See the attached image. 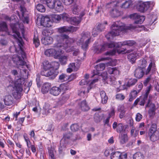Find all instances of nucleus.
<instances>
[{"label": "nucleus", "mask_w": 159, "mask_h": 159, "mask_svg": "<svg viewBox=\"0 0 159 159\" xmlns=\"http://www.w3.org/2000/svg\"><path fill=\"white\" fill-rule=\"evenodd\" d=\"M56 39L57 43L55 44L54 48L47 49L45 52V54L48 56H53L55 58L59 57L60 50L64 49L67 52H70L74 50V48L71 45L75 41H76L78 45H81L82 49L85 50L88 48L89 44L91 41L92 38L90 36V33L87 32L82 33L80 37L76 39L70 38L64 34L57 35Z\"/></svg>", "instance_id": "nucleus-1"}, {"label": "nucleus", "mask_w": 159, "mask_h": 159, "mask_svg": "<svg viewBox=\"0 0 159 159\" xmlns=\"http://www.w3.org/2000/svg\"><path fill=\"white\" fill-rule=\"evenodd\" d=\"M11 27L13 33L12 36L16 39V42L14 44L15 51L16 52H20L21 53L23 59L25 57V54L23 51V49L24 43L18 31L19 28L22 31V34H23V25L21 23L20 24L18 23H11Z\"/></svg>", "instance_id": "nucleus-2"}, {"label": "nucleus", "mask_w": 159, "mask_h": 159, "mask_svg": "<svg viewBox=\"0 0 159 159\" xmlns=\"http://www.w3.org/2000/svg\"><path fill=\"white\" fill-rule=\"evenodd\" d=\"M138 26L141 29L140 30H143L146 31H148V29L143 25L140 26L130 25L126 27L125 24L121 22L116 21L113 23L111 27V31L106 35V37L108 40L111 37L119 35L121 32L125 29L131 30L137 28Z\"/></svg>", "instance_id": "nucleus-3"}, {"label": "nucleus", "mask_w": 159, "mask_h": 159, "mask_svg": "<svg viewBox=\"0 0 159 159\" xmlns=\"http://www.w3.org/2000/svg\"><path fill=\"white\" fill-rule=\"evenodd\" d=\"M136 44V43L134 41L131 40L125 41L122 43L119 42L116 43L113 42L110 43H105L102 45H99L97 47L95 46V44H94L93 45V49L95 52L98 53L105 51L108 48H111L114 47L117 48L124 45L132 46Z\"/></svg>", "instance_id": "nucleus-4"}, {"label": "nucleus", "mask_w": 159, "mask_h": 159, "mask_svg": "<svg viewBox=\"0 0 159 159\" xmlns=\"http://www.w3.org/2000/svg\"><path fill=\"white\" fill-rule=\"evenodd\" d=\"M23 78L16 79L15 81L12 80L10 81L9 87L12 88V94L16 99H19L20 97V93L23 90L22 85L25 82Z\"/></svg>", "instance_id": "nucleus-5"}, {"label": "nucleus", "mask_w": 159, "mask_h": 159, "mask_svg": "<svg viewBox=\"0 0 159 159\" xmlns=\"http://www.w3.org/2000/svg\"><path fill=\"white\" fill-rule=\"evenodd\" d=\"M126 52L127 53H129L128 55V58L132 63H134L136 59L139 57L141 56L143 54L139 53L137 49L127 50Z\"/></svg>", "instance_id": "nucleus-6"}, {"label": "nucleus", "mask_w": 159, "mask_h": 159, "mask_svg": "<svg viewBox=\"0 0 159 159\" xmlns=\"http://www.w3.org/2000/svg\"><path fill=\"white\" fill-rule=\"evenodd\" d=\"M155 3L151 1L140 2L138 4L137 8L139 11L143 12L149 8L152 9Z\"/></svg>", "instance_id": "nucleus-7"}, {"label": "nucleus", "mask_w": 159, "mask_h": 159, "mask_svg": "<svg viewBox=\"0 0 159 159\" xmlns=\"http://www.w3.org/2000/svg\"><path fill=\"white\" fill-rule=\"evenodd\" d=\"M130 17L131 19L134 20V23L136 24H141L145 19L144 16H140L137 13L131 14Z\"/></svg>", "instance_id": "nucleus-8"}, {"label": "nucleus", "mask_w": 159, "mask_h": 159, "mask_svg": "<svg viewBox=\"0 0 159 159\" xmlns=\"http://www.w3.org/2000/svg\"><path fill=\"white\" fill-rule=\"evenodd\" d=\"M66 21L72 25H77L80 23L81 19L80 17H69V15L67 14V17Z\"/></svg>", "instance_id": "nucleus-9"}, {"label": "nucleus", "mask_w": 159, "mask_h": 159, "mask_svg": "<svg viewBox=\"0 0 159 159\" xmlns=\"http://www.w3.org/2000/svg\"><path fill=\"white\" fill-rule=\"evenodd\" d=\"M41 24L44 27H50L52 24V22L50 19L47 16H43L41 19Z\"/></svg>", "instance_id": "nucleus-10"}, {"label": "nucleus", "mask_w": 159, "mask_h": 159, "mask_svg": "<svg viewBox=\"0 0 159 159\" xmlns=\"http://www.w3.org/2000/svg\"><path fill=\"white\" fill-rule=\"evenodd\" d=\"M127 154L126 153L122 154L119 152L117 151L111 154V159H127Z\"/></svg>", "instance_id": "nucleus-11"}, {"label": "nucleus", "mask_w": 159, "mask_h": 159, "mask_svg": "<svg viewBox=\"0 0 159 159\" xmlns=\"http://www.w3.org/2000/svg\"><path fill=\"white\" fill-rule=\"evenodd\" d=\"M12 60L18 66V67L20 66H24L25 65V62L23 60L17 55H14L12 57Z\"/></svg>", "instance_id": "nucleus-12"}, {"label": "nucleus", "mask_w": 159, "mask_h": 159, "mask_svg": "<svg viewBox=\"0 0 159 159\" xmlns=\"http://www.w3.org/2000/svg\"><path fill=\"white\" fill-rule=\"evenodd\" d=\"M67 17V14L64 13L62 14L53 15L52 17V20L53 21L56 22L60 21L62 19L64 21H66Z\"/></svg>", "instance_id": "nucleus-13"}, {"label": "nucleus", "mask_w": 159, "mask_h": 159, "mask_svg": "<svg viewBox=\"0 0 159 159\" xmlns=\"http://www.w3.org/2000/svg\"><path fill=\"white\" fill-rule=\"evenodd\" d=\"M79 67V65L76 63H70L68 66V68L67 69V71L71 73L73 71H76Z\"/></svg>", "instance_id": "nucleus-14"}, {"label": "nucleus", "mask_w": 159, "mask_h": 159, "mask_svg": "<svg viewBox=\"0 0 159 159\" xmlns=\"http://www.w3.org/2000/svg\"><path fill=\"white\" fill-rule=\"evenodd\" d=\"M41 2L47 5V7L51 9H53L55 7V0H40Z\"/></svg>", "instance_id": "nucleus-15"}, {"label": "nucleus", "mask_w": 159, "mask_h": 159, "mask_svg": "<svg viewBox=\"0 0 159 159\" xmlns=\"http://www.w3.org/2000/svg\"><path fill=\"white\" fill-rule=\"evenodd\" d=\"M64 52V51L62 49L60 50L59 57L57 58L56 59H58L61 64L62 65H64L66 63L67 61V57L65 56H62V54Z\"/></svg>", "instance_id": "nucleus-16"}, {"label": "nucleus", "mask_w": 159, "mask_h": 159, "mask_svg": "<svg viewBox=\"0 0 159 159\" xmlns=\"http://www.w3.org/2000/svg\"><path fill=\"white\" fill-rule=\"evenodd\" d=\"M3 101L6 105L9 106L12 104L13 103V98L10 95H7L4 97Z\"/></svg>", "instance_id": "nucleus-17"}, {"label": "nucleus", "mask_w": 159, "mask_h": 159, "mask_svg": "<svg viewBox=\"0 0 159 159\" xmlns=\"http://www.w3.org/2000/svg\"><path fill=\"white\" fill-rule=\"evenodd\" d=\"M150 140L152 142L156 141L159 139V129L155 132L148 135Z\"/></svg>", "instance_id": "nucleus-18"}, {"label": "nucleus", "mask_w": 159, "mask_h": 159, "mask_svg": "<svg viewBox=\"0 0 159 159\" xmlns=\"http://www.w3.org/2000/svg\"><path fill=\"white\" fill-rule=\"evenodd\" d=\"M53 41V38L50 36L43 37L41 39V42L45 45H48L51 44Z\"/></svg>", "instance_id": "nucleus-19"}, {"label": "nucleus", "mask_w": 159, "mask_h": 159, "mask_svg": "<svg viewBox=\"0 0 159 159\" xmlns=\"http://www.w3.org/2000/svg\"><path fill=\"white\" fill-rule=\"evenodd\" d=\"M147 98H148L144 95H143V96H141L139 98H137L135 100L134 104L135 105H136L138 102H139V105L141 106H143Z\"/></svg>", "instance_id": "nucleus-20"}, {"label": "nucleus", "mask_w": 159, "mask_h": 159, "mask_svg": "<svg viewBox=\"0 0 159 159\" xmlns=\"http://www.w3.org/2000/svg\"><path fill=\"white\" fill-rule=\"evenodd\" d=\"M143 75V69L141 68L138 67L134 71V76L138 79H140L142 77Z\"/></svg>", "instance_id": "nucleus-21"}, {"label": "nucleus", "mask_w": 159, "mask_h": 159, "mask_svg": "<svg viewBox=\"0 0 159 159\" xmlns=\"http://www.w3.org/2000/svg\"><path fill=\"white\" fill-rule=\"evenodd\" d=\"M95 68L97 71H95V72H94V75L93 77L95 75H99V73L98 71H101L103 70L105 68V65L103 63L99 64L95 66Z\"/></svg>", "instance_id": "nucleus-22"}, {"label": "nucleus", "mask_w": 159, "mask_h": 159, "mask_svg": "<svg viewBox=\"0 0 159 159\" xmlns=\"http://www.w3.org/2000/svg\"><path fill=\"white\" fill-rule=\"evenodd\" d=\"M54 72L55 70L54 69H52L50 70H44L43 72L41 73V74L42 75L46 76H49L52 75L54 78L56 75Z\"/></svg>", "instance_id": "nucleus-23"}, {"label": "nucleus", "mask_w": 159, "mask_h": 159, "mask_svg": "<svg viewBox=\"0 0 159 159\" xmlns=\"http://www.w3.org/2000/svg\"><path fill=\"white\" fill-rule=\"evenodd\" d=\"M98 81V79H96L91 81H88V80H87V79H84L80 81L79 82V84L80 85H82L89 84V86H91L94 83L97 82Z\"/></svg>", "instance_id": "nucleus-24"}, {"label": "nucleus", "mask_w": 159, "mask_h": 159, "mask_svg": "<svg viewBox=\"0 0 159 159\" xmlns=\"http://www.w3.org/2000/svg\"><path fill=\"white\" fill-rule=\"evenodd\" d=\"M113 128L115 129H116V131L117 132L120 133L124 129V126L121 123H119L117 124L116 122H114L113 124Z\"/></svg>", "instance_id": "nucleus-25"}, {"label": "nucleus", "mask_w": 159, "mask_h": 159, "mask_svg": "<svg viewBox=\"0 0 159 159\" xmlns=\"http://www.w3.org/2000/svg\"><path fill=\"white\" fill-rule=\"evenodd\" d=\"M110 81V83H109L111 85H115L116 86H115V87L119 88L120 89H125V88H123V89L121 87V86H120L121 83V81H119L117 82L115 80H112L111 78H110L108 79Z\"/></svg>", "instance_id": "nucleus-26"}, {"label": "nucleus", "mask_w": 159, "mask_h": 159, "mask_svg": "<svg viewBox=\"0 0 159 159\" xmlns=\"http://www.w3.org/2000/svg\"><path fill=\"white\" fill-rule=\"evenodd\" d=\"M151 70H152V73L154 72L156 70L155 64L154 62L153 61H151L149 64L146 71V74L148 75V74Z\"/></svg>", "instance_id": "nucleus-27"}, {"label": "nucleus", "mask_w": 159, "mask_h": 159, "mask_svg": "<svg viewBox=\"0 0 159 159\" xmlns=\"http://www.w3.org/2000/svg\"><path fill=\"white\" fill-rule=\"evenodd\" d=\"M149 107V109L148 111V113L150 116H152L155 114V112L156 110L155 106L153 103H150L146 107Z\"/></svg>", "instance_id": "nucleus-28"}, {"label": "nucleus", "mask_w": 159, "mask_h": 159, "mask_svg": "<svg viewBox=\"0 0 159 159\" xmlns=\"http://www.w3.org/2000/svg\"><path fill=\"white\" fill-rule=\"evenodd\" d=\"M107 71L110 74H113L115 76H117L120 73L119 70L116 67H109Z\"/></svg>", "instance_id": "nucleus-29"}, {"label": "nucleus", "mask_w": 159, "mask_h": 159, "mask_svg": "<svg viewBox=\"0 0 159 159\" xmlns=\"http://www.w3.org/2000/svg\"><path fill=\"white\" fill-rule=\"evenodd\" d=\"M50 93L54 96H57L60 93L58 87L56 86L52 87L50 90Z\"/></svg>", "instance_id": "nucleus-30"}, {"label": "nucleus", "mask_w": 159, "mask_h": 159, "mask_svg": "<svg viewBox=\"0 0 159 159\" xmlns=\"http://www.w3.org/2000/svg\"><path fill=\"white\" fill-rule=\"evenodd\" d=\"M51 84L49 83H45L44 84L42 89V91L43 93H48V91H50L51 88Z\"/></svg>", "instance_id": "nucleus-31"}, {"label": "nucleus", "mask_w": 159, "mask_h": 159, "mask_svg": "<svg viewBox=\"0 0 159 159\" xmlns=\"http://www.w3.org/2000/svg\"><path fill=\"white\" fill-rule=\"evenodd\" d=\"M51 110L52 107H50V105L48 103H46L43 107V114L45 115H47L51 112Z\"/></svg>", "instance_id": "nucleus-32"}, {"label": "nucleus", "mask_w": 159, "mask_h": 159, "mask_svg": "<svg viewBox=\"0 0 159 159\" xmlns=\"http://www.w3.org/2000/svg\"><path fill=\"white\" fill-rule=\"evenodd\" d=\"M107 24V22L106 21H105L104 23H98L97 24L96 28L98 31L100 32L103 31L105 29V25Z\"/></svg>", "instance_id": "nucleus-33"}, {"label": "nucleus", "mask_w": 159, "mask_h": 159, "mask_svg": "<svg viewBox=\"0 0 159 159\" xmlns=\"http://www.w3.org/2000/svg\"><path fill=\"white\" fill-rule=\"evenodd\" d=\"M100 95L101 98V102L102 103L105 104L107 102L108 97L106 93L104 91L100 92Z\"/></svg>", "instance_id": "nucleus-34"}, {"label": "nucleus", "mask_w": 159, "mask_h": 159, "mask_svg": "<svg viewBox=\"0 0 159 159\" xmlns=\"http://www.w3.org/2000/svg\"><path fill=\"white\" fill-rule=\"evenodd\" d=\"M120 142L121 143L124 144L128 141V137L126 134H121L119 135Z\"/></svg>", "instance_id": "nucleus-35"}, {"label": "nucleus", "mask_w": 159, "mask_h": 159, "mask_svg": "<svg viewBox=\"0 0 159 159\" xmlns=\"http://www.w3.org/2000/svg\"><path fill=\"white\" fill-rule=\"evenodd\" d=\"M80 107L82 110L84 111H87L89 109V107L86 104L85 100L83 101L80 103Z\"/></svg>", "instance_id": "nucleus-36"}, {"label": "nucleus", "mask_w": 159, "mask_h": 159, "mask_svg": "<svg viewBox=\"0 0 159 159\" xmlns=\"http://www.w3.org/2000/svg\"><path fill=\"white\" fill-rule=\"evenodd\" d=\"M132 5V2L131 0L125 1L121 5L120 7L123 9H127Z\"/></svg>", "instance_id": "nucleus-37"}, {"label": "nucleus", "mask_w": 159, "mask_h": 159, "mask_svg": "<svg viewBox=\"0 0 159 159\" xmlns=\"http://www.w3.org/2000/svg\"><path fill=\"white\" fill-rule=\"evenodd\" d=\"M66 143L63 142V140H61L60 142V146L59 148V152L61 153L66 148Z\"/></svg>", "instance_id": "nucleus-38"}, {"label": "nucleus", "mask_w": 159, "mask_h": 159, "mask_svg": "<svg viewBox=\"0 0 159 159\" xmlns=\"http://www.w3.org/2000/svg\"><path fill=\"white\" fill-rule=\"evenodd\" d=\"M49 159H55L54 156V149L52 147L48 148Z\"/></svg>", "instance_id": "nucleus-39"}, {"label": "nucleus", "mask_w": 159, "mask_h": 159, "mask_svg": "<svg viewBox=\"0 0 159 159\" xmlns=\"http://www.w3.org/2000/svg\"><path fill=\"white\" fill-rule=\"evenodd\" d=\"M73 12L74 14H78L80 11L81 7L80 6L75 4L73 7Z\"/></svg>", "instance_id": "nucleus-40"}, {"label": "nucleus", "mask_w": 159, "mask_h": 159, "mask_svg": "<svg viewBox=\"0 0 159 159\" xmlns=\"http://www.w3.org/2000/svg\"><path fill=\"white\" fill-rule=\"evenodd\" d=\"M157 131V125L155 123H152L149 129L148 132V135L150 134Z\"/></svg>", "instance_id": "nucleus-41"}, {"label": "nucleus", "mask_w": 159, "mask_h": 159, "mask_svg": "<svg viewBox=\"0 0 159 159\" xmlns=\"http://www.w3.org/2000/svg\"><path fill=\"white\" fill-rule=\"evenodd\" d=\"M69 27L68 26H65L58 29V31L60 33H62L64 32H69Z\"/></svg>", "instance_id": "nucleus-42"}, {"label": "nucleus", "mask_w": 159, "mask_h": 159, "mask_svg": "<svg viewBox=\"0 0 159 159\" xmlns=\"http://www.w3.org/2000/svg\"><path fill=\"white\" fill-rule=\"evenodd\" d=\"M127 50H126V49H124L122 48L120 49H118L117 50H113L111 53H110V54L111 55H113L115 54L116 52H117L118 53H121L123 54L127 53L126 52Z\"/></svg>", "instance_id": "nucleus-43"}, {"label": "nucleus", "mask_w": 159, "mask_h": 159, "mask_svg": "<svg viewBox=\"0 0 159 159\" xmlns=\"http://www.w3.org/2000/svg\"><path fill=\"white\" fill-rule=\"evenodd\" d=\"M7 30L8 28L6 23L4 22H2L0 24V31L7 32Z\"/></svg>", "instance_id": "nucleus-44"}, {"label": "nucleus", "mask_w": 159, "mask_h": 159, "mask_svg": "<svg viewBox=\"0 0 159 159\" xmlns=\"http://www.w3.org/2000/svg\"><path fill=\"white\" fill-rule=\"evenodd\" d=\"M143 155L140 152H137L133 155V159H144Z\"/></svg>", "instance_id": "nucleus-45"}, {"label": "nucleus", "mask_w": 159, "mask_h": 159, "mask_svg": "<svg viewBox=\"0 0 159 159\" xmlns=\"http://www.w3.org/2000/svg\"><path fill=\"white\" fill-rule=\"evenodd\" d=\"M68 79V75L64 74H62L59 76V79L61 82L67 81Z\"/></svg>", "instance_id": "nucleus-46"}, {"label": "nucleus", "mask_w": 159, "mask_h": 159, "mask_svg": "<svg viewBox=\"0 0 159 159\" xmlns=\"http://www.w3.org/2000/svg\"><path fill=\"white\" fill-rule=\"evenodd\" d=\"M138 93V91L137 92L136 90H134L131 92L129 95L130 98L129 99V101H131L135 98L137 96V95Z\"/></svg>", "instance_id": "nucleus-47"}, {"label": "nucleus", "mask_w": 159, "mask_h": 159, "mask_svg": "<svg viewBox=\"0 0 159 159\" xmlns=\"http://www.w3.org/2000/svg\"><path fill=\"white\" fill-rule=\"evenodd\" d=\"M52 33V31L49 29H45L43 30L42 34L45 37L51 35Z\"/></svg>", "instance_id": "nucleus-48"}, {"label": "nucleus", "mask_w": 159, "mask_h": 159, "mask_svg": "<svg viewBox=\"0 0 159 159\" xmlns=\"http://www.w3.org/2000/svg\"><path fill=\"white\" fill-rule=\"evenodd\" d=\"M137 80L135 79L131 78L129 79L127 83V86L129 87L134 85L137 82Z\"/></svg>", "instance_id": "nucleus-49"}, {"label": "nucleus", "mask_w": 159, "mask_h": 159, "mask_svg": "<svg viewBox=\"0 0 159 159\" xmlns=\"http://www.w3.org/2000/svg\"><path fill=\"white\" fill-rule=\"evenodd\" d=\"M23 137L24 139V140L25 141V142L26 143L27 146L28 148H29L30 147V146L31 145V142L30 141L29 138L28 137V135L27 134H24Z\"/></svg>", "instance_id": "nucleus-50"}, {"label": "nucleus", "mask_w": 159, "mask_h": 159, "mask_svg": "<svg viewBox=\"0 0 159 159\" xmlns=\"http://www.w3.org/2000/svg\"><path fill=\"white\" fill-rule=\"evenodd\" d=\"M36 9L39 11L43 12L46 10V9L44 7L42 4H39L36 6Z\"/></svg>", "instance_id": "nucleus-51"}, {"label": "nucleus", "mask_w": 159, "mask_h": 159, "mask_svg": "<svg viewBox=\"0 0 159 159\" xmlns=\"http://www.w3.org/2000/svg\"><path fill=\"white\" fill-rule=\"evenodd\" d=\"M80 127L77 124H72L70 126V128L72 131L76 132L79 129Z\"/></svg>", "instance_id": "nucleus-52"}, {"label": "nucleus", "mask_w": 159, "mask_h": 159, "mask_svg": "<svg viewBox=\"0 0 159 159\" xmlns=\"http://www.w3.org/2000/svg\"><path fill=\"white\" fill-rule=\"evenodd\" d=\"M115 108L113 107H112L110 111L108 113V116L109 117L114 118L115 115Z\"/></svg>", "instance_id": "nucleus-53"}, {"label": "nucleus", "mask_w": 159, "mask_h": 159, "mask_svg": "<svg viewBox=\"0 0 159 159\" xmlns=\"http://www.w3.org/2000/svg\"><path fill=\"white\" fill-rule=\"evenodd\" d=\"M58 88L59 89L60 92H61V91H64L68 89L67 85L64 84H61L58 87Z\"/></svg>", "instance_id": "nucleus-54"}, {"label": "nucleus", "mask_w": 159, "mask_h": 159, "mask_svg": "<svg viewBox=\"0 0 159 159\" xmlns=\"http://www.w3.org/2000/svg\"><path fill=\"white\" fill-rule=\"evenodd\" d=\"M43 68L44 70H47L51 67V66L50 64L49 63L48 61H45L43 63Z\"/></svg>", "instance_id": "nucleus-55"}, {"label": "nucleus", "mask_w": 159, "mask_h": 159, "mask_svg": "<svg viewBox=\"0 0 159 159\" xmlns=\"http://www.w3.org/2000/svg\"><path fill=\"white\" fill-rule=\"evenodd\" d=\"M94 119L95 122L98 123L102 120V118L98 114H96L94 116Z\"/></svg>", "instance_id": "nucleus-56"}, {"label": "nucleus", "mask_w": 159, "mask_h": 159, "mask_svg": "<svg viewBox=\"0 0 159 159\" xmlns=\"http://www.w3.org/2000/svg\"><path fill=\"white\" fill-rule=\"evenodd\" d=\"M33 43L35 44L36 48L38 47L40 43L39 40L37 37L34 36L33 40Z\"/></svg>", "instance_id": "nucleus-57"}, {"label": "nucleus", "mask_w": 159, "mask_h": 159, "mask_svg": "<svg viewBox=\"0 0 159 159\" xmlns=\"http://www.w3.org/2000/svg\"><path fill=\"white\" fill-rule=\"evenodd\" d=\"M140 64H141V67L140 68L143 69L145 68L147 65V61L144 59H143L142 61H140Z\"/></svg>", "instance_id": "nucleus-58"}, {"label": "nucleus", "mask_w": 159, "mask_h": 159, "mask_svg": "<svg viewBox=\"0 0 159 159\" xmlns=\"http://www.w3.org/2000/svg\"><path fill=\"white\" fill-rule=\"evenodd\" d=\"M71 134L70 133H68L64 135L63 138L61 140H63V142L66 143V140L69 139L70 138Z\"/></svg>", "instance_id": "nucleus-59"}, {"label": "nucleus", "mask_w": 159, "mask_h": 159, "mask_svg": "<svg viewBox=\"0 0 159 159\" xmlns=\"http://www.w3.org/2000/svg\"><path fill=\"white\" fill-rule=\"evenodd\" d=\"M69 27V32H74L77 31L79 27H74L73 26H70Z\"/></svg>", "instance_id": "nucleus-60"}, {"label": "nucleus", "mask_w": 159, "mask_h": 159, "mask_svg": "<svg viewBox=\"0 0 159 159\" xmlns=\"http://www.w3.org/2000/svg\"><path fill=\"white\" fill-rule=\"evenodd\" d=\"M124 95L120 93H118L116 95V98L119 100H122L125 98Z\"/></svg>", "instance_id": "nucleus-61"}, {"label": "nucleus", "mask_w": 159, "mask_h": 159, "mask_svg": "<svg viewBox=\"0 0 159 159\" xmlns=\"http://www.w3.org/2000/svg\"><path fill=\"white\" fill-rule=\"evenodd\" d=\"M117 110L120 112L125 111L124 106L123 105H120L118 106Z\"/></svg>", "instance_id": "nucleus-62"}, {"label": "nucleus", "mask_w": 159, "mask_h": 159, "mask_svg": "<svg viewBox=\"0 0 159 159\" xmlns=\"http://www.w3.org/2000/svg\"><path fill=\"white\" fill-rule=\"evenodd\" d=\"M156 19V16L155 15H153L152 18L150 17L148 20L149 21H150L149 25H150L152 24L155 21Z\"/></svg>", "instance_id": "nucleus-63"}, {"label": "nucleus", "mask_w": 159, "mask_h": 159, "mask_svg": "<svg viewBox=\"0 0 159 159\" xmlns=\"http://www.w3.org/2000/svg\"><path fill=\"white\" fill-rule=\"evenodd\" d=\"M100 32L98 31L96 28H94L93 29L92 32V35L94 37L97 36L99 33Z\"/></svg>", "instance_id": "nucleus-64"}]
</instances>
